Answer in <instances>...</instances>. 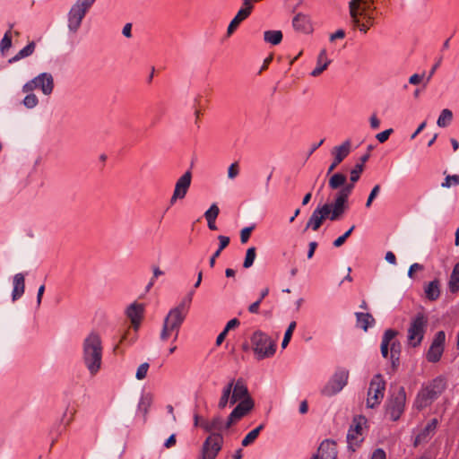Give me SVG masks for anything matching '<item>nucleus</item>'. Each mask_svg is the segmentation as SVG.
<instances>
[{"label":"nucleus","instance_id":"nucleus-1","mask_svg":"<svg viewBox=\"0 0 459 459\" xmlns=\"http://www.w3.org/2000/svg\"><path fill=\"white\" fill-rule=\"evenodd\" d=\"M102 351L100 333L91 332L82 342V360L91 375H96L101 368Z\"/></svg>","mask_w":459,"mask_h":459},{"label":"nucleus","instance_id":"nucleus-2","mask_svg":"<svg viewBox=\"0 0 459 459\" xmlns=\"http://www.w3.org/2000/svg\"><path fill=\"white\" fill-rule=\"evenodd\" d=\"M446 389V379L438 376L426 385H423L417 394L414 407L418 411L430 406Z\"/></svg>","mask_w":459,"mask_h":459},{"label":"nucleus","instance_id":"nucleus-3","mask_svg":"<svg viewBox=\"0 0 459 459\" xmlns=\"http://www.w3.org/2000/svg\"><path fill=\"white\" fill-rule=\"evenodd\" d=\"M251 348L258 360L271 358L276 351V342L261 330L255 331L250 338Z\"/></svg>","mask_w":459,"mask_h":459},{"label":"nucleus","instance_id":"nucleus-4","mask_svg":"<svg viewBox=\"0 0 459 459\" xmlns=\"http://www.w3.org/2000/svg\"><path fill=\"white\" fill-rule=\"evenodd\" d=\"M428 326V318L423 313H418L408 328L407 340L410 346L416 348L420 345Z\"/></svg>","mask_w":459,"mask_h":459},{"label":"nucleus","instance_id":"nucleus-5","mask_svg":"<svg viewBox=\"0 0 459 459\" xmlns=\"http://www.w3.org/2000/svg\"><path fill=\"white\" fill-rule=\"evenodd\" d=\"M96 0H77L71 7L68 13V29L71 32L75 33Z\"/></svg>","mask_w":459,"mask_h":459},{"label":"nucleus","instance_id":"nucleus-6","mask_svg":"<svg viewBox=\"0 0 459 459\" xmlns=\"http://www.w3.org/2000/svg\"><path fill=\"white\" fill-rule=\"evenodd\" d=\"M406 403V393L403 386H399L396 393H394L386 401L385 414L390 420L396 421L403 414Z\"/></svg>","mask_w":459,"mask_h":459},{"label":"nucleus","instance_id":"nucleus-7","mask_svg":"<svg viewBox=\"0 0 459 459\" xmlns=\"http://www.w3.org/2000/svg\"><path fill=\"white\" fill-rule=\"evenodd\" d=\"M349 370L343 368H337L326 385L321 389V394L326 397L335 395L347 385Z\"/></svg>","mask_w":459,"mask_h":459},{"label":"nucleus","instance_id":"nucleus-8","mask_svg":"<svg viewBox=\"0 0 459 459\" xmlns=\"http://www.w3.org/2000/svg\"><path fill=\"white\" fill-rule=\"evenodd\" d=\"M385 389V381L383 379L381 374H377L371 379L369 388L368 391L367 406L368 408H375L378 405L384 398V392Z\"/></svg>","mask_w":459,"mask_h":459},{"label":"nucleus","instance_id":"nucleus-9","mask_svg":"<svg viewBox=\"0 0 459 459\" xmlns=\"http://www.w3.org/2000/svg\"><path fill=\"white\" fill-rule=\"evenodd\" d=\"M223 437L221 433H212L203 443L201 459H215L221 450Z\"/></svg>","mask_w":459,"mask_h":459},{"label":"nucleus","instance_id":"nucleus-10","mask_svg":"<svg viewBox=\"0 0 459 459\" xmlns=\"http://www.w3.org/2000/svg\"><path fill=\"white\" fill-rule=\"evenodd\" d=\"M367 421V418L363 415H357L353 418L352 424L347 434L348 447L352 452L355 451V447L359 446L363 440L362 438L359 439L358 436L361 435L362 425L366 424Z\"/></svg>","mask_w":459,"mask_h":459},{"label":"nucleus","instance_id":"nucleus-11","mask_svg":"<svg viewBox=\"0 0 459 459\" xmlns=\"http://www.w3.org/2000/svg\"><path fill=\"white\" fill-rule=\"evenodd\" d=\"M445 341L446 333L444 331H438L437 333H436L426 355L428 361L436 363L440 360L441 356L444 352Z\"/></svg>","mask_w":459,"mask_h":459},{"label":"nucleus","instance_id":"nucleus-12","mask_svg":"<svg viewBox=\"0 0 459 459\" xmlns=\"http://www.w3.org/2000/svg\"><path fill=\"white\" fill-rule=\"evenodd\" d=\"M329 207L330 206L327 204L318 205L309 217L305 230L311 229L312 230L316 231L321 227L325 220L329 219L331 221Z\"/></svg>","mask_w":459,"mask_h":459},{"label":"nucleus","instance_id":"nucleus-13","mask_svg":"<svg viewBox=\"0 0 459 459\" xmlns=\"http://www.w3.org/2000/svg\"><path fill=\"white\" fill-rule=\"evenodd\" d=\"M192 180V172L187 170L177 181L173 195L169 200L174 204L178 199H183L187 194Z\"/></svg>","mask_w":459,"mask_h":459},{"label":"nucleus","instance_id":"nucleus-14","mask_svg":"<svg viewBox=\"0 0 459 459\" xmlns=\"http://www.w3.org/2000/svg\"><path fill=\"white\" fill-rule=\"evenodd\" d=\"M351 143V140H345L341 145L335 146L332 150L333 160L327 169V175H330L335 168L350 154Z\"/></svg>","mask_w":459,"mask_h":459},{"label":"nucleus","instance_id":"nucleus-15","mask_svg":"<svg viewBox=\"0 0 459 459\" xmlns=\"http://www.w3.org/2000/svg\"><path fill=\"white\" fill-rule=\"evenodd\" d=\"M186 317V314L173 307L169 310L163 323L167 324L169 328L175 330L174 341L178 337L179 329Z\"/></svg>","mask_w":459,"mask_h":459},{"label":"nucleus","instance_id":"nucleus-16","mask_svg":"<svg viewBox=\"0 0 459 459\" xmlns=\"http://www.w3.org/2000/svg\"><path fill=\"white\" fill-rule=\"evenodd\" d=\"M232 380L233 387L231 391L230 405L235 404L238 401L252 398L243 378L240 377L236 381L235 379Z\"/></svg>","mask_w":459,"mask_h":459},{"label":"nucleus","instance_id":"nucleus-17","mask_svg":"<svg viewBox=\"0 0 459 459\" xmlns=\"http://www.w3.org/2000/svg\"><path fill=\"white\" fill-rule=\"evenodd\" d=\"M313 457L316 459H336V442L332 439H325L317 449V454Z\"/></svg>","mask_w":459,"mask_h":459},{"label":"nucleus","instance_id":"nucleus-18","mask_svg":"<svg viewBox=\"0 0 459 459\" xmlns=\"http://www.w3.org/2000/svg\"><path fill=\"white\" fill-rule=\"evenodd\" d=\"M144 305L141 303H132L126 311L127 317L130 319L132 325L135 331L138 330L141 321L143 317Z\"/></svg>","mask_w":459,"mask_h":459},{"label":"nucleus","instance_id":"nucleus-19","mask_svg":"<svg viewBox=\"0 0 459 459\" xmlns=\"http://www.w3.org/2000/svg\"><path fill=\"white\" fill-rule=\"evenodd\" d=\"M438 421L437 419L430 420L427 425L419 432L414 440V446L427 443L434 436Z\"/></svg>","mask_w":459,"mask_h":459},{"label":"nucleus","instance_id":"nucleus-20","mask_svg":"<svg viewBox=\"0 0 459 459\" xmlns=\"http://www.w3.org/2000/svg\"><path fill=\"white\" fill-rule=\"evenodd\" d=\"M292 26L295 30L306 34L311 33L313 30L310 17L303 13H299L293 17Z\"/></svg>","mask_w":459,"mask_h":459},{"label":"nucleus","instance_id":"nucleus-21","mask_svg":"<svg viewBox=\"0 0 459 459\" xmlns=\"http://www.w3.org/2000/svg\"><path fill=\"white\" fill-rule=\"evenodd\" d=\"M330 210L331 221H338L349 209L348 202L343 199L334 197L332 204H326Z\"/></svg>","mask_w":459,"mask_h":459},{"label":"nucleus","instance_id":"nucleus-22","mask_svg":"<svg viewBox=\"0 0 459 459\" xmlns=\"http://www.w3.org/2000/svg\"><path fill=\"white\" fill-rule=\"evenodd\" d=\"M200 427L205 431L212 433H221L224 430V421L221 415H214L212 420H203Z\"/></svg>","mask_w":459,"mask_h":459},{"label":"nucleus","instance_id":"nucleus-23","mask_svg":"<svg viewBox=\"0 0 459 459\" xmlns=\"http://www.w3.org/2000/svg\"><path fill=\"white\" fill-rule=\"evenodd\" d=\"M37 88H39L45 95L52 93L54 89V79L49 73H41L35 77Z\"/></svg>","mask_w":459,"mask_h":459},{"label":"nucleus","instance_id":"nucleus-24","mask_svg":"<svg viewBox=\"0 0 459 459\" xmlns=\"http://www.w3.org/2000/svg\"><path fill=\"white\" fill-rule=\"evenodd\" d=\"M359 0H351L349 2V10H350V15L351 18V22L354 27H358L359 30L363 33H367L368 30V26H367L365 23H361L359 21L360 13L357 10Z\"/></svg>","mask_w":459,"mask_h":459},{"label":"nucleus","instance_id":"nucleus-25","mask_svg":"<svg viewBox=\"0 0 459 459\" xmlns=\"http://www.w3.org/2000/svg\"><path fill=\"white\" fill-rule=\"evenodd\" d=\"M398 335V331L394 329H387L382 336L380 351L383 358L386 359L389 354L390 342Z\"/></svg>","mask_w":459,"mask_h":459},{"label":"nucleus","instance_id":"nucleus-26","mask_svg":"<svg viewBox=\"0 0 459 459\" xmlns=\"http://www.w3.org/2000/svg\"><path fill=\"white\" fill-rule=\"evenodd\" d=\"M332 60L327 57L326 49L323 48L316 60V67L310 73L313 77L320 75L331 64Z\"/></svg>","mask_w":459,"mask_h":459},{"label":"nucleus","instance_id":"nucleus-27","mask_svg":"<svg viewBox=\"0 0 459 459\" xmlns=\"http://www.w3.org/2000/svg\"><path fill=\"white\" fill-rule=\"evenodd\" d=\"M25 290V278L22 273H16L13 276V290L12 293L13 301L20 299Z\"/></svg>","mask_w":459,"mask_h":459},{"label":"nucleus","instance_id":"nucleus-28","mask_svg":"<svg viewBox=\"0 0 459 459\" xmlns=\"http://www.w3.org/2000/svg\"><path fill=\"white\" fill-rule=\"evenodd\" d=\"M255 406L253 398L244 399L239 401L238 405L232 410L234 416L239 420L246 416Z\"/></svg>","mask_w":459,"mask_h":459},{"label":"nucleus","instance_id":"nucleus-29","mask_svg":"<svg viewBox=\"0 0 459 459\" xmlns=\"http://www.w3.org/2000/svg\"><path fill=\"white\" fill-rule=\"evenodd\" d=\"M424 292L426 298L429 301H435L438 299L440 297V281L438 279H435L431 281H429L425 287H424Z\"/></svg>","mask_w":459,"mask_h":459},{"label":"nucleus","instance_id":"nucleus-30","mask_svg":"<svg viewBox=\"0 0 459 459\" xmlns=\"http://www.w3.org/2000/svg\"><path fill=\"white\" fill-rule=\"evenodd\" d=\"M220 213V208L217 204H212L208 210L204 212V218L207 221V226L211 230H217L216 219Z\"/></svg>","mask_w":459,"mask_h":459},{"label":"nucleus","instance_id":"nucleus-31","mask_svg":"<svg viewBox=\"0 0 459 459\" xmlns=\"http://www.w3.org/2000/svg\"><path fill=\"white\" fill-rule=\"evenodd\" d=\"M250 13L247 10H242L241 8L238 10L235 17L231 20L230 22L228 29H227V35L230 36L239 26V24L245 21L247 17H249Z\"/></svg>","mask_w":459,"mask_h":459},{"label":"nucleus","instance_id":"nucleus-32","mask_svg":"<svg viewBox=\"0 0 459 459\" xmlns=\"http://www.w3.org/2000/svg\"><path fill=\"white\" fill-rule=\"evenodd\" d=\"M355 316L357 319V325L362 328L365 332L368 331V327L375 325V318L370 313L356 312Z\"/></svg>","mask_w":459,"mask_h":459},{"label":"nucleus","instance_id":"nucleus-33","mask_svg":"<svg viewBox=\"0 0 459 459\" xmlns=\"http://www.w3.org/2000/svg\"><path fill=\"white\" fill-rule=\"evenodd\" d=\"M233 387V380H230L222 389L221 396L218 402V408L224 410L228 403H230L231 391Z\"/></svg>","mask_w":459,"mask_h":459},{"label":"nucleus","instance_id":"nucleus-34","mask_svg":"<svg viewBox=\"0 0 459 459\" xmlns=\"http://www.w3.org/2000/svg\"><path fill=\"white\" fill-rule=\"evenodd\" d=\"M218 240H219V247H218L217 250L213 253V255L211 256L210 261H209V265L212 268L214 267V265H215L216 258L220 256L221 251L229 246L230 241V238L227 236H224V235H219Z\"/></svg>","mask_w":459,"mask_h":459},{"label":"nucleus","instance_id":"nucleus-35","mask_svg":"<svg viewBox=\"0 0 459 459\" xmlns=\"http://www.w3.org/2000/svg\"><path fill=\"white\" fill-rule=\"evenodd\" d=\"M36 44L30 41L27 46L21 49L14 56L9 59V63L17 62L22 58L31 56L35 51Z\"/></svg>","mask_w":459,"mask_h":459},{"label":"nucleus","instance_id":"nucleus-36","mask_svg":"<svg viewBox=\"0 0 459 459\" xmlns=\"http://www.w3.org/2000/svg\"><path fill=\"white\" fill-rule=\"evenodd\" d=\"M448 289L451 293L459 291V263H456L453 268L448 281Z\"/></svg>","mask_w":459,"mask_h":459},{"label":"nucleus","instance_id":"nucleus-37","mask_svg":"<svg viewBox=\"0 0 459 459\" xmlns=\"http://www.w3.org/2000/svg\"><path fill=\"white\" fill-rule=\"evenodd\" d=\"M347 182V177L345 174L337 172L331 176L328 181V186L332 190H337Z\"/></svg>","mask_w":459,"mask_h":459},{"label":"nucleus","instance_id":"nucleus-38","mask_svg":"<svg viewBox=\"0 0 459 459\" xmlns=\"http://www.w3.org/2000/svg\"><path fill=\"white\" fill-rule=\"evenodd\" d=\"M282 32L277 30H265L264 32V40L273 46L279 45L282 40Z\"/></svg>","mask_w":459,"mask_h":459},{"label":"nucleus","instance_id":"nucleus-39","mask_svg":"<svg viewBox=\"0 0 459 459\" xmlns=\"http://www.w3.org/2000/svg\"><path fill=\"white\" fill-rule=\"evenodd\" d=\"M453 119V113L450 109L445 108L441 111L437 124L439 127H446L450 125Z\"/></svg>","mask_w":459,"mask_h":459},{"label":"nucleus","instance_id":"nucleus-40","mask_svg":"<svg viewBox=\"0 0 459 459\" xmlns=\"http://www.w3.org/2000/svg\"><path fill=\"white\" fill-rule=\"evenodd\" d=\"M264 428V424H260L258 427L251 430L247 436L243 438L241 444L243 446H247L252 444L258 437L260 431Z\"/></svg>","mask_w":459,"mask_h":459},{"label":"nucleus","instance_id":"nucleus-41","mask_svg":"<svg viewBox=\"0 0 459 459\" xmlns=\"http://www.w3.org/2000/svg\"><path fill=\"white\" fill-rule=\"evenodd\" d=\"M375 0H359L357 10L359 12L360 15L370 14L368 13L369 10H376V7H372Z\"/></svg>","mask_w":459,"mask_h":459},{"label":"nucleus","instance_id":"nucleus-42","mask_svg":"<svg viewBox=\"0 0 459 459\" xmlns=\"http://www.w3.org/2000/svg\"><path fill=\"white\" fill-rule=\"evenodd\" d=\"M194 293H195L194 290L189 291L186 294V296L181 300V302L175 307L187 315L189 307H190L192 299H193Z\"/></svg>","mask_w":459,"mask_h":459},{"label":"nucleus","instance_id":"nucleus-43","mask_svg":"<svg viewBox=\"0 0 459 459\" xmlns=\"http://www.w3.org/2000/svg\"><path fill=\"white\" fill-rule=\"evenodd\" d=\"M255 257H256V249H255V247H251L247 248V253H246V256H245V259H244V262H243V267L245 269L250 268L253 265Z\"/></svg>","mask_w":459,"mask_h":459},{"label":"nucleus","instance_id":"nucleus-44","mask_svg":"<svg viewBox=\"0 0 459 459\" xmlns=\"http://www.w3.org/2000/svg\"><path fill=\"white\" fill-rule=\"evenodd\" d=\"M295 328H296V322L295 321L290 322L287 330L285 331L284 337L281 342L282 349H285L288 346Z\"/></svg>","mask_w":459,"mask_h":459},{"label":"nucleus","instance_id":"nucleus-45","mask_svg":"<svg viewBox=\"0 0 459 459\" xmlns=\"http://www.w3.org/2000/svg\"><path fill=\"white\" fill-rule=\"evenodd\" d=\"M364 165H362L361 163H357L354 166V168L351 170L350 181L352 183L358 182L360 178V174L364 170Z\"/></svg>","mask_w":459,"mask_h":459},{"label":"nucleus","instance_id":"nucleus-46","mask_svg":"<svg viewBox=\"0 0 459 459\" xmlns=\"http://www.w3.org/2000/svg\"><path fill=\"white\" fill-rule=\"evenodd\" d=\"M12 46L11 30L6 31L0 42V50L4 54L5 50L9 49Z\"/></svg>","mask_w":459,"mask_h":459},{"label":"nucleus","instance_id":"nucleus-47","mask_svg":"<svg viewBox=\"0 0 459 459\" xmlns=\"http://www.w3.org/2000/svg\"><path fill=\"white\" fill-rule=\"evenodd\" d=\"M451 186H459V175H447L441 186L449 188Z\"/></svg>","mask_w":459,"mask_h":459},{"label":"nucleus","instance_id":"nucleus-48","mask_svg":"<svg viewBox=\"0 0 459 459\" xmlns=\"http://www.w3.org/2000/svg\"><path fill=\"white\" fill-rule=\"evenodd\" d=\"M22 103L27 108H33L38 105L39 100L35 94L30 93L25 96Z\"/></svg>","mask_w":459,"mask_h":459},{"label":"nucleus","instance_id":"nucleus-49","mask_svg":"<svg viewBox=\"0 0 459 459\" xmlns=\"http://www.w3.org/2000/svg\"><path fill=\"white\" fill-rule=\"evenodd\" d=\"M152 404V398L149 395L143 396L138 403V409L147 414L149 408Z\"/></svg>","mask_w":459,"mask_h":459},{"label":"nucleus","instance_id":"nucleus-50","mask_svg":"<svg viewBox=\"0 0 459 459\" xmlns=\"http://www.w3.org/2000/svg\"><path fill=\"white\" fill-rule=\"evenodd\" d=\"M355 229V226L352 225L347 231H345L342 236H340L339 238H337L333 245V247H339L341 246H342L344 244V242L346 241V239L351 236V234L352 233V231L354 230Z\"/></svg>","mask_w":459,"mask_h":459},{"label":"nucleus","instance_id":"nucleus-51","mask_svg":"<svg viewBox=\"0 0 459 459\" xmlns=\"http://www.w3.org/2000/svg\"><path fill=\"white\" fill-rule=\"evenodd\" d=\"M402 352V344L395 338L390 342V356L391 357H400Z\"/></svg>","mask_w":459,"mask_h":459},{"label":"nucleus","instance_id":"nucleus-52","mask_svg":"<svg viewBox=\"0 0 459 459\" xmlns=\"http://www.w3.org/2000/svg\"><path fill=\"white\" fill-rule=\"evenodd\" d=\"M149 363L147 362H143L142 363L137 370H136V374H135V377L138 379V380H142L143 378H145L146 375H147V371L149 369Z\"/></svg>","mask_w":459,"mask_h":459},{"label":"nucleus","instance_id":"nucleus-53","mask_svg":"<svg viewBox=\"0 0 459 459\" xmlns=\"http://www.w3.org/2000/svg\"><path fill=\"white\" fill-rule=\"evenodd\" d=\"M255 226L246 227L240 231V241L241 243H246L250 238L251 232L254 230Z\"/></svg>","mask_w":459,"mask_h":459},{"label":"nucleus","instance_id":"nucleus-54","mask_svg":"<svg viewBox=\"0 0 459 459\" xmlns=\"http://www.w3.org/2000/svg\"><path fill=\"white\" fill-rule=\"evenodd\" d=\"M379 191H380V186L379 185H376L372 188V190H371V192H370V194H369V195L368 197V200L366 202V207L368 208V207L371 206L372 202L377 197V195H378Z\"/></svg>","mask_w":459,"mask_h":459},{"label":"nucleus","instance_id":"nucleus-55","mask_svg":"<svg viewBox=\"0 0 459 459\" xmlns=\"http://www.w3.org/2000/svg\"><path fill=\"white\" fill-rule=\"evenodd\" d=\"M173 332H175V330H172L171 328H169V326L167 324L163 323L162 329H161L160 335V340L163 342L167 341L169 339L170 333Z\"/></svg>","mask_w":459,"mask_h":459},{"label":"nucleus","instance_id":"nucleus-56","mask_svg":"<svg viewBox=\"0 0 459 459\" xmlns=\"http://www.w3.org/2000/svg\"><path fill=\"white\" fill-rule=\"evenodd\" d=\"M239 173L238 162L232 163L228 169V178L230 179L235 178Z\"/></svg>","mask_w":459,"mask_h":459},{"label":"nucleus","instance_id":"nucleus-57","mask_svg":"<svg viewBox=\"0 0 459 459\" xmlns=\"http://www.w3.org/2000/svg\"><path fill=\"white\" fill-rule=\"evenodd\" d=\"M393 133V129L392 128H389V129H386L381 133H378L377 135H376V138L377 139V141L381 143H385V141H387V139L389 138L390 134Z\"/></svg>","mask_w":459,"mask_h":459},{"label":"nucleus","instance_id":"nucleus-58","mask_svg":"<svg viewBox=\"0 0 459 459\" xmlns=\"http://www.w3.org/2000/svg\"><path fill=\"white\" fill-rule=\"evenodd\" d=\"M423 269H424V266L422 264H418V263L412 264L408 270V277L413 278L415 271H422Z\"/></svg>","mask_w":459,"mask_h":459},{"label":"nucleus","instance_id":"nucleus-59","mask_svg":"<svg viewBox=\"0 0 459 459\" xmlns=\"http://www.w3.org/2000/svg\"><path fill=\"white\" fill-rule=\"evenodd\" d=\"M370 459H386L385 452L382 448H377L373 451Z\"/></svg>","mask_w":459,"mask_h":459},{"label":"nucleus","instance_id":"nucleus-60","mask_svg":"<svg viewBox=\"0 0 459 459\" xmlns=\"http://www.w3.org/2000/svg\"><path fill=\"white\" fill-rule=\"evenodd\" d=\"M238 420H239V419L237 416H234V413L231 411L226 422H224V429H230Z\"/></svg>","mask_w":459,"mask_h":459},{"label":"nucleus","instance_id":"nucleus-61","mask_svg":"<svg viewBox=\"0 0 459 459\" xmlns=\"http://www.w3.org/2000/svg\"><path fill=\"white\" fill-rule=\"evenodd\" d=\"M37 88V84L35 82V78H33L32 80L27 82L23 86H22V91L23 92H30L31 91H33L34 89Z\"/></svg>","mask_w":459,"mask_h":459},{"label":"nucleus","instance_id":"nucleus-62","mask_svg":"<svg viewBox=\"0 0 459 459\" xmlns=\"http://www.w3.org/2000/svg\"><path fill=\"white\" fill-rule=\"evenodd\" d=\"M260 1L261 0H243V7L241 9L246 11L247 10L251 14L254 8L253 4Z\"/></svg>","mask_w":459,"mask_h":459},{"label":"nucleus","instance_id":"nucleus-63","mask_svg":"<svg viewBox=\"0 0 459 459\" xmlns=\"http://www.w3.org/2000/svg\"><path fill=\"white\" fill-rule=\"evenodd\" d=\"M239 325H240L239 320H238V319H237V318H233V319L230 320V321L227 323V325H226V326H225L224 330H225V332H227V333H228L230 329H233V328H235V327H238Z\"/></svg>","mask_w":459,"mask_h":459},{"label":"nucleus","instance_id":"nucleus-64","mask_svg":"<svg viewBox=\"0 0 459 459\" xmlns=\"http://www.w3.org/2000/svg\"><path fill=\"white\" fill-rule=\"evenodd\" d=\"M424 78V74H412L410 78H409V82L411 84H419L421 80Z\"/></svg>","mask_w":459,"mask_h":459}]
</instances>
